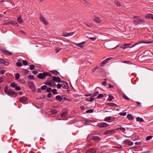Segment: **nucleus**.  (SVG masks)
Instances as JSON below:
<instances>
[{
	"mask_svg": "<svg viewBox=\"0 0 153 153\" xmlns=\"http://www.w3.org/2000/svg\"><path fill=\"white\" fill-rule=\"evenodd\" d=\"M3 64H4V65L6 66H8L9 65V63L8 62L5 61L4 60V62H3Z\"/></svg>",
	"mask_w": 153,
	"mask_h": 153,
	"instance_id": "obj_44",
	"label": "nucleus"
},
{
	"mask_svg": "<svg viewBox=\"0 0 153 153\" xmlns=\"http://www.w3.org/2000/svg\"><path fill=\"white\" fill-rule=\"evenodd\" d=\"M52 80H50L49 81H48L45 83V84L47 85H49L50 86H51V82Z\"/></svg>",
	"mask_w": 153,
	"mask_h": 153,
	"instance_id": "obj_38",
	"label": "nucleus"
},
{
	"mask_svg": "<svg viewBox=\"0 0 153 153\" xmlns=\"http://www.w3.org/2000/svg\"><path fill=\"white\" fill-rule=\"evenodd\" d=\"M68 115V114L66 112H64L61 114V117H66Z\"/></svg>",
	"mask_w": 153,
	"mask_h": 153,
	"instance_id": "obj_22",
	"label": "nucleus"
},
{
	"mask_svg": "<svg viewBox=\"0 0 153 153\" xmlns=\"http://www.w3.org/2000/svg\"><path fill=\"white\" fill-rule=\"evenodd\" d=\"M15 89L17 91H19L21 90V88L20 87L18 86L16 87Z\"/></svg>",
	"mask_w": 153,
	"mask_h": 153,
	"instance_id": "obj_58",
	"label": "nucleus"
},
{
	"mask_svg": "<svg viewBox=\"0 0 153 153\" xmlns=\"http://www.w3.org/2000/svg\"><path fill=\"white\" fill-rule=\"evenodd\" d=\"M56 85L55 83L53 82V81H51V87H54L56 86Z\"/></svg>",
	"mask_w": 153,
	"mask_h": 153,
	"instance_id": "obj_42",
	"label": "nucleus"
},
{
	"mask_svg": "<svg viewBox=\"0 0 153 153\" xmlns=\"http://www.w3.org/2000/svg\"><path fill=\"white\" fill-rule=\"evenodd\" d=\"M98 68V66H97L95 67L94 69H93L92 70V73L94 72Z\"/></svg>",
	"mask_w": 153,
	"mask_h": 153,
	"instance_id": "obj_52",
	"label": "nucleus"
},
{
	"mask_svg": "<svg viewBox=\"0 0 153 153\" xmlns=\"http://www.w3.org/2000/svg\"><path fill=\"white\" fill-rule=\"evenodd\" d=\"M108 104L110 106H117V104L113 103H109Z\"/></svg>",
	"mask_w": 153,
	"mask_h": 153,
	"instance_id": "obj_30",
	"label": "nucleus"
},
{
	"mask_svg": "<svg viewBox=\"0 0 153 153\" xmlns=\"http://www.w3.org/2000/svg\"><path fill=\"white\" fill-rule=\"evenodd\" d=\"M46 88H47V86L45 85H43L42 86H41V88L42 89V90H45V89H46Z\"/></svg>",
	"mask_w": 153,
	"mask_h": 153,
	"instance_id": "obj_49",
	"label": "nucleus"
},
{
	"mask_svg": "<svg viewBox=\"0 0 153 153\" xmlns=\"http://www.w3.org/2000/svg\"><path fill=\"white\" fill-rule=\"evenodd\" d=\"M20 75L19 73H16L15 76V78L16 80H18L20 77Z\"/></svg>",
	"mask_w": 153,
	"mask_h": 153,
	"instance_id": "obj_24",
	"label": "nucleus"
},
{
	"mask_svg": "<svg viewBox=\"0 0 153 153\" xmlns=\"http://www.w3.org/2000/svg\"><path fill=\"white\" fill-rule=\"evenodd\" d=\"M51 72H52V74H53L54 75H57L59 74V73L56 70H53L51 71Z\"/></svg>",
	"mask_w": 153,
	"mask_h": 153,
	"instance_id": "obj_17",
	"label": "nucleus"
},
{
	"mask_svg": "<svg viewBox=\"0 0 153 153\" xmlns=\"http://www.w3.org/2000/svg\"><path fill=\"white\" fill-rule=\"evenodd\" d=\"M52 79L53 81L55 82H61L60 78L59 77L53 76L52 78Z\"/></svg>",
	"mask_w": 153,
	"mask_h": 153,
	"instance_id": "obj_8",
	"label": "nucleus"
},
{
	"mask_svg": "<svg viewBox=\"0 0 153 153\" xmlns=\"http://www.w3.org/2000/svg\"><path fill=\"white\" fill-rule=\"evenodd\" d=\"M99 92L98 91H97L96 92V93L92 95V97H95L96 96H97L98 94H99Z\"/></svg>",
	"mask_w": 153,
	"mask_h": 153,
	"instance_id": "obj_53",
	"label": "nucleus"
},
{
	"mask_svg": "<svg viewBox=\"0 0 153 153\" xmlns=\"http://www.w3.org/2000/svg\"><path fill=\"white\" fill-rule=\"evenodd\" d=\"M40 19L42 21L43 23L45 25H47L48 22L43 17L42 15H40Z\"/></svg>",
	"mask_w": 153,
	"mask_h": 153,
	"instance_id": "obj_10",
	"label": "nucleus"
},
{
	"mask_svg": "<svg viewBox=\"0 0 153 153\" xmlns=\"http://www.w3.org/2000/svg\"><path fill=\"white\" fill-rule=\"evenodd\" d=\"M107 61L106 60H105V59L102 61L100 64V65L101 66H103L104 65H105L106 63L107 62Z\"/></svg>",
	"mask_w": 153,
	"mask_h": 153,
	"instance_id": "obj_26",
	"label": "nucleus"
},
{
	"mask_svg": "<svg viewBox=\"0 0 153 153\" xmlns=\"http://www.w3.org/2000/svg\"><path fill=\"white\" fill-rule=\"evenodd\" d=\"M17 21L19 23H21L22 22V21L21 19V18L20 16L18 17L17 18Z\"/></svg>",
	"mask_w": 153,
	"mask_h": 153,
	"instance_id": "obj_29",
	"label": "nucleus"
},
{
	"mask_svg": "<svg viewBox=\"0 0 153 153\" xmlns=\"http://www.w3.org/2000/svg\"><path fill=\"white\" fill-rule=\"evenodd\" d=\"M61 50V49L59 48H57L55 49L56 52V53H58Z\"/></svg>",
	"mask_w": 153,
	"mask_h": 153,
	"instance_id": "obj_56",
	"label": "nucleus"
},
{
	"mask_svg": "<svg viewBox=\"0 0 153 153\" xmlns=\"http://www.w3.org/2000/svg\"><path fill=\"white\" fill-rule=\"evenodd\" d=\"M82 2L84 4H85L87 3V1L86 0H81Z\"/></svg>",
	"mask_w": 153,
	"mask_h": 153,
	"instance_id": "obj_59",
	"label": "nucleus"
},
{
	"mask_svg": "<svg viewBox=\"0 0 153 153\" xmlns=\"http://www.w3.org/2000/svg\"><path fill=\"white\" fill-rule=\"evenodd\" d=\"M62 36L64 37L68 36V33L67 32L63 33H62Z\"/></svg>",
	"mask_w": 153,
	"mask_h": 153,
	"instance_id": "obj_41",
	"label": "nucleus"
},
{
	"mask_svg": "<svg viewBox=\"0 0 153 153\" xmlns=\"http://www.w3.org/2000/svg\"><path fill=\"white\" fill-rule=\"evenodd\" d=\"M98 126L100 128H106L108 126V124L106 123H99Z\"/></svg>",
	"mask_w": 153,
	"mask_h": 153,
	"instance_id": "obj_4",
	"label": "nucleus"
},
{
	"mask_svg": "<svg viewBox=\"0 0 153 153\" xmlns=\"http://www.w3.org/2000/svg\"><path fill=\"white\" fill-rule=\"evenodd\" d=\"M5 72V71L4 70H2L0 71V73L1 74H3Z\"/></svg>",
	"mask_w": 153,
	"mask_h": 153,
	"instance_id": "obj_64",
	"label": "nucleus"
},
{
	"mask_svg": "<svg viewBox=\"0 0 153 153\" xmlns=\"http://www.w3.org/2000/svg\"><path fill=\"white\" fill-rule=\"evenodd\" d=\"M129 44H125L123 45L121 47L123 49H125L127 47V46L129 45Z\"/></svg>",
	"mask_w": 153,
	"mask_h": 153,
	"instance_id": "obj_40",
	"label": "nucleus"
},
{
	"mask_svg": "<svg viewBox=\"0 0 153 153\" xmlns=\"http://www.w3.org/2000/svg\"><path fill=\"white\" fill-rule=\"evenodd\" d=\"M51 88H48L47 89V91L48 92L50 93L51 91Z\"/></svg>",
	"mask_w": 153,
	"mask_h": 153,
	"instance_id": "obj_55",
	"label": "nucleus"
},
{
	"mask_svg": "<svg viewBox=\"0 0 153 153\" xmlns=\"http://www.w3.org/2000/svg\"><path fill=\"white\" fill-rule=\"evenodd\" d=\"M50 73L47 72H44L42 73H39L38 75V77L40 79H43L45 78L46 76H50Z\"/></svg>",
	"mask_w": 153,
	"mask_h": 153,
	"instance_id": "obj_2",
	"label": "nucleus"
},
{
	"mask_svg": "<svg viewBox=\"0 0 153 153\" xmlns=\"http://www.w3.org/2000/svg\"><path fill=\"white\" fill-rule=\"evenodd\" d=\"M94 100V98L93 97H91L89 99H87V101L89 102H92Z\"/></svg>",
	"mask_w": 153,
	"mask_h": 153,
	"instance_id": "obj_36",
	"label": "nucleus"
},
{
	"mask_svg": "<svg viewBox=\"0 0 153 153\" xmlns=\"http://www.w3.org/2000/svg\"><path fill=\"white\" fill-rule=\"evenodd\" d=\"M140 43H144V44H151V41H148V42H145L144 41H141V42H140Z\"/></svg>",
	"mask_w": 153,
	"mask_h": 153,
	"instance_id": "obj_31",
	"label": "nucleus"
},
{
	"mask_svg": "<svg viewBox=\"0 0 153 153\" xmlns=\"http://www.w3.org/2000/svg\"><path fill=\"white\" fill-rule=\"evenodd\" d=\"M94 20L95 22L98 23H100L101 22V20L97 17H95Z\"/></svg>",
	"mask_w": 153,
	"mask_h": 153,
	"instance_id": "obj_18",
	"label": "nucleus"
},
{
	"mask_svg": "<svg viewBox=\"0 0 153 153\" xmlns=\"http://www.w3.org/2000/svg\"><path fill=\"white\" fill-rule=\"evenodd\" d=\"M141 143L140 142H136L135 143V144L136 145H140Z\"/></svg>",
	"mask_w": 153,
	"mask_h": 153,
	"instance_id": "obj_63",
	"label": "nucleus"
},
{
	"mask_svg": "<svg viewBox=\"0 0 153 153\" xmlns=\"http://www.w3.org/2000/svg\"><path fill=\"white\" fill-rule=\"evenodd\" d=\"M28 77L29 79L34 80L35 79L34 77L32 75H29L28 76Z\"/></svg>",
	"mask_w": 153,
	"mask_h": 153,
	"instance_id": "obj_33",
	"label": "nucleus"
},
{
	"mask_svg": "<svg viewBox=\"0 0 153 153\" xmlns=\"http://www.w3.org/2000/svg\"><path fill=\"white\" fill-rule=\"evenodd\" d=\"M126 114V112H120L119 113V115L120 116H125Z\"/></svg>",
	"mask_w": 153,
	"mask_h": 153,
	"instance_id": "obj_34",
	"label": "nucleus"
},
{
	"mask_svg": "<svg viewBox=\"0 0 153 153\" xmlns=\"http://www.w3.org/2000/svg\"><path fill=\"white\" fill-rule=\"evenodd\" d=\"M127 117L129 120H133L134 119V117L130 114H128L127 115Z\"/></svg>",
	"mask_w": 153,
	"mask_h": 153,
	"instance_id": "obj_16",
	"label": "nucleus"
},
{
	"mask_svg": "<svg viewBox=\"0 0 153 153\" xmlns=\"http://www.w3.org/2000/svg\"><path fill=\"white\" fill-rule=\"evenodd\" d=\"M61 82L62 83V87L65 89H67L68 88V84L65 81H62Z\"/></svg>",
	"mask_w": 153,
	"mask_h": 153,
	"instance_id": "obj_7",
	"label": "nucleus"
},
{
	"mask_svg": "<svg viewBox=\"0 0 153 153\" xmlns=\"http://www.w3.org/2000/svg\"><path fill=\"white\" fill-rule=\"evenodd\" d=\"M4 91L7 94L10 95H13L15 94V92L11 90H8V87L7 86H6L4 89Z\"/></svg>",
	"mask_w": 153,
	"mask_h": 153,
	"instance_id": "obj_1",
	"label": "nucleus"
},
{
	"mask_svg": "<svg viewBox=\"0 0 153 153\" xmlns=\"http://www.w3.org/2000/svg\"><path fill=\"white\" fill-rule=\"evenodd\" d=\"M146 17L148 19H153V15L152 14H147L146 16Z\"/></svg>",
	"mask_w": 153,
	"mask_h": 153,
	"instance_id": "obj_15",
	"label": "nucleus"
},
{
	"mask_svg": "<svg viewBox=\"0 0 153 153\" xmlns=\"http://www.w3.org/2000/svg\"><path fill=\"white\" fill-rule=\"evenodd\" d=\"M93 109H89L87 110L86 111V112L87 113H92L93 112Z\"/></svg>",
	"mask_w": 153,
	"mask_h": 153,
	"instance_id": "obj_37",
	"label": "nucleus"
},
{
	"mask_svg": "<svg viewBox=\"0 0 153 153\" xmlns=\"http://www.w3.org/2000/svg\"><path fill=\"white\" fill-rule=\"evenodd\" d=\"M129 141V140H126L123 141V143L125 145H128Z\"/></svg>",
	"mask_w": 153,
	"mask_h": 153,
	"instance_id": "obj_47",
	"label": "nucleus"
},
{
	"mask_svg": "<svg viewBox=\"0 0 153 153\" xmlns=\"http://www.w3.org/2000/svg\"><path fill=\"white\" fill-rule=\"evenodd\" d=\"M57 86L58 88H61L62 87V84H58L57 85Z\"/></svg>",
	"mask_w": 153,
	"mask_h": 153,
	"instance_id": "obj_46",
	"label": "nucleus"
},
{
	"mask_svg": "<svg viewBox=\"0 0 153 153\" xmlns=\"http://www.w3.org/2000/svg\"><path fill=\"white\" fill-rule=\"evenodd\" d=\"M116 130L118 131H121L122 132H124L126 131L125 128L122 127H117L116 128Z\"/></svg>",
	"mask_w": 153,
	"mask_h": 153,
	"instance_id": "obj_13",
	"label": "nucleus"
},
{
	"mask_svg": "<svg viewBox=\"0 0 153 153\" xmlns=\"http://www.w3.org/2000/svg\"><path fill=\"white\" fill-rule=\"evenodd\" d=\"M103 97V95L102 94H100L97 97V98H101Z\"/></svg>",
	"mask_w": 153,
	"mask_h": 153,
	"instance_id": "obj_50",
	"label": "nucleus"
},
{
	"mask_svg": "<svg viewBox=\"0 0 153 153\" xmlns=\"http://www.w3.org/2000/svg\"><path fill=\"white\" fill-rule=\"evenodd\" d=\"M35 67V66L33 65H31L30 66V69L31 70H33Z\"/></svg>",
	"mask_w": 153,
	"mask_h": 153,
	"instance_id": "obj_39",
	"label": "nucleus"
},
{
	"mask_svg": "<svg viewBox=\"0 0 153 153\" xmlns=\"http://www.w3.org/2000/svg\"><path fill=\"white\" fill-rule=\"evenodd\" d=\"M133 143L131 142L130 141V140L129 141L128 143V145H129V146H131L133 145Z\"/></svg>",
	"mask_w": 153,
	"mask_h": 153,
	"instance_id": "obj_48",
	"label": "nucleus"
},
{
	"mask_svg": "<svg viewBox=\"0 0 153 153\" xmlns=\"http://www.w3.org/2000/svg\"><path fill=\"white\" fill-rule=\"evenodd\" d=\"M114 3L117 6H121V3L118 1H117V0L115 1H114Z\"/></svg>",
	"mask_w": 153,
	"mask_h": 153,
	"instance_id": "obj_23",
	"label": "nucleus"
},
{
	"mask_svg": "<svg viewBox=\"0 0 153 153\" xmlns=\"http://www.w3.org/2000/svg\"><path fill=\"white\" fill-rule=\"evenodd\" d=\"M109 98L108 99V100L109 101H111L112 100H113L114 98V97L111 95H109Z\"/></svg>",
	"mask_w": 153,
	"mask_h": 153,
	"instance_id": "obj_25",
	"label": "nucleus"
},
{
	"mask_svg": "<svg viewBox=\"0 0 153 153\" xmlns=\"http://www.w3.org/2000/svg\"><path fill=\"white\" fill-rule=\"evenodd\" d=\"M85 41L83 42L77 44L76 45L78 47H80L81 48H82L84 47V45L85 44Z\"/></svg>",
	"mask_w": 153,
	"mask_h": 153,
	"instance_id": "obj_14",
	"label": "nucleus"
},
{
	"mask_svg": "<svg viewBox=\"0 0 153 153\" xmlns=\"http://www.w3.org/2000/svg\"><path fill=\"white\" fill-rule=\"evenodd\" d=\"M16 65L19 67H21L22 66V64L21 62H18L16 63Z\"/></svg>",
	"mask_w": 153,
	"mask_h": 153,
	"instance_id": "obj_45",
	"label": "nucleus"
},
{
	"mask_svg": "<svg viewBox=\"0 0 153 153\" xmlns=\"http://www.w3.org/2000/svg\"><path fill=\"white\" fill-rule=\"evenodd\" d=\"M137 121L140 122H143L144 121L143 119L140 117H137Z\"/></svg>",
	"mask_w": 153,
	"mask_h": 153,
	"instance_id": "obj_21",
	"label": "nucleus"
},
{
	"mask_svg": "<svg viewBox=\"0 0 153 153\" xmlns=\"http://www.w3.org/2000/svg\"><path fill=\"white\" fill-rule=\"evenodd\" d=\"M10 86L13 88H15L17 86V85L16 84H15L14 82H13L11 84Z\"/></svg>",
	"mask_w": 153,
	"mask_h": 153,
	"instance_id": "obj_28",
	"label": "nucleus"
},
{
	"mask_svg": "<svg viewBox=\"0 0 153 153\" xmlns=\"http://www.w3.org/2000/svg\"><path fill=\"white\" fill-rule=\"evenodd\" d=\"M51 94L50 93H49L47 95V97L48 98H50L51 96Z\"/></svg>",
	"mask_w": 153,
	"mask_h": 153,
	"instance_id": "obj_61",
	"label": "nucleus"
},
{
	"mask_svg": "<svg viewBox=\"0 0 153 153\" xmlns=\"http://www.w3.org/2000/svg\"><path fill=\"white\" fill-rule=\"evenodd\" d=\"M115 132V130L114 129H112L111 130H108L105 131L104 132L105 134H111Z\"/></svg>",
	"mask_w": 153,
	"mask_h": 153,
	"instance_id": "obj_9",
	"label": "nucleus"
},
{
	"mask_svg": "<svg viewBox=\"0 0 153 153\" xmlns=\"http://www.w3.org/2000/svg\"><path fill=\"white\" fill-rule=\"evenodd\" d=\"M52 92L54 94H57V90L55 89H53L52 90Z\"/></svg>",
	"mask_w": 153,
	"mask_h": 153,
	"instance_id": "obj_32",
	"label": "nucleus"
},
{
	"mask_svg": "<svg viewBox=\"0 0 153 153\" xmlns=\"http://www.w3.org/2000/svg\"><path fill=\"white\" fill-rule=\"evenodd\" d=\"M56 98L57 100H59V102L61 101L62 100V98L60 95L57 96Z\"/></svg>",
	"mask_w": 153,
	"mask_h": 153,
	"instance_id": "obj_20",
	"label": "nucleus"
},
{
	"mask_svg": "<svg viewBox=\"0 0 153 153\" xmlns=\"http://www.w3.org/2000/svg\"><path fill=\"white\" fill-rule=\"evenodd\" d=\"M89 140H93L95 141H100L101 139L100 137L97 136H94L93 137H91V136H89L87 138V140L88 141Z\"/></svg>",
	"mask_w": 153,
	"mask_h": 153,
	"instance_id": "obj_3",
	"label": "nucleus"
},
{
	"mask_svg": "<svg viewBox=\"0 0 153 153\" xmlns=\"http://www.w3.org/2000/svg\"><path fill=\"white\" fill-rule=\"evenodd\" d=\"M84 24H85L86 26H87L88 27H90L91 26V24H87L86 23H84Z\"/></svg>",
	"mask_w": 153,
	"mask_h": 153,
	"instance_id": "obj_62",
	"label": "nucleus"
},
{
	"mask_svg": "<svg viewBox=\"0 0 153 153\" xmlns=\"http://www.w3.org/2000/svg\"><path fill=\"white\" fill-rule=\"evenodd\" d=\"M4 62V59H0V64H3Z\"/></svg>",
	"mask_w": 153,
	"mask_h": 153,
	"instance_id": "obj_60",
	"label": "nucleus"
},
{
	"mask_svg": "<svg viewBox=\"0 0 153 153\" xmlns=\"http://www.w3.org/2000/svg\"><path fill=\"white\" fill-rule=\"evenodd\" d=\"M140 42H141V40L139 41L138 42L136 43L132 47H134L135 46H136L138 44H139L140 43H142Z\"/></svg>",
	"mask_w": 153,
	"mask_h": 153,
	"instance_id": "obj_57",
	"label": "nucleus"
},
{
	"mask_svg": "<svg viewBox=\"0 0 153 153\" xmlns=\"http://www.w3.org/2000/svg\"><path fill=\"white\" fill-rule=\"evenodd\" d=\"M1 51L4 54L6 55H10L12 53L10 52L9 51H7L5 49L2 48H1Z\"/></svg>",
	"mask_w": 153,
	"mask_h": 153,
	"instance_id": "obj_5",
	"label": "nucleus"
},
{
	"mask_svg": "<svg viewBox=\"0 0 153 153\" xmlns=\"http://www.w3.org/2000/svg\"><path fill=\"white\" fill-rule=\"evenodd\" d=\"M74 34V32H71L69 33H68V36H71L73 35Z\"/></svg>",
	"mask_w": 153,
	"mask_h": 153,
	"instance_id": "obj_54",
	"label": "nucleus"
},
{
	"mask_svg": "<svg viewBox=\"0 0 153 153\" xmlns=\"http://www.w3.org/2000/svg\"><path fill=\"white\" fill-rule=\"evenodd\" d=\"M96 151L93 148H91L88 149L86 153H96Z\"/></svg>",
	"mask_w": 153,
	"mask_h": 153,
	"instance_id": "obj_11",
	"label": "nucleus"
},
{
	"mask_svg": "<svg viewBox=\"0 0 153 153\" xmlns=\"http://www.w3.org/2000/svg\"><path fill=\"white\" fill-rule=\"evenodd\" d=\"M27 99V97H21L20 98L19 100H20V101L21 102H22V103H25V102Z\"/></svg>",
	"mask_w": 153,
	"mask_h": 153,
	"instance_id": "obj_12",
	"label": "nucleus"
},
{
	"mask_svg": "<svg viewBox=\"0 0 153 153\" xmlns=\"http://www.w3.org/2000/svg\"><path fill=\"white\" fill-rule=\"evenodd\" d=\"M123 97L126 100H129V99L127 97V96L125 94H123Z\"/></svg>",
	"mask_w": 153,
	"mask_h": 153,
	"instance_id": "obj_35",
	"label": "nucleus"
},
{
	"mask_svg": "<svg viewBox=\"0 0 153 153\" xmlns=\"http://www.w3.org/2000/svg\"><path fill=\"white\" fill-rule=\"evenodd\" d=\"M152 137L151 136H148L146 138V140H150V139L152 138Z\"/></svg>",
	"mask_w": 153,
	"mask_h": 153,
	"instance_id": "obj_51",
	"label": "nucleus"
},
{
	"mask_svg": "<svg viewBox=\"0 0 153 153\" xmlns=\"http://www.w3.org/2000/svg\"><path fill=\"white\" fill-rule=\"evenodd\" d=\"M58 111L55 109H52L51 110V113L55 114L57 113Z\"/></svg>",
	"mask_w": 153,
	"mask_h": 153,
	"instance_id": "obj_27",
	"label": "nucleus"
},
{
	"mask_svg": "<svg viewBox=\"0 0 153 153\" xmlns=\"http://www.w3.org/2000/svg\"><path fill=\"white\" fill-rule=\"evenodd\" d=\"M114 117H111V116H108L107 117H106L105 119L104 120L105 121H107L108 120H110L112 118H114Z\"/></svg>",
	"mask_w": 153,
	"mask_h": 153,
	"instance_id": "obj_19",
	"label": "nucleus"
},
{
	"mask_svg": "<svg viewBox=\"0 0 153 153\" xmlns=\"http://www.w3.org/2000/svg\"><path fill=\"white\" fill-rule=\"evenodd\" d=\"M144 21L143 19H140L137 18L134 20V23L135 25H137L140 24L141 22H144Z\"/></svg>",
	"mask_w": 153,
	"mask_h": 153,
	"instance_id": "obj_6",
	"label": "nucleus"
},
{
	"mask_svg": "<svg viewBox=\"0 0 153 153\" xmlns=\"http://www.w3.org/2000/svg\"><path fill=\"white\" fill-rule=\"evenodd\" d=\"M22 63L24 65H26L27 64V62L25 60H23L22 62Z\"/></svg>",
	"mask_w": 153,
	"mask_h": 153,
	"instance_id": "obj_43",
	"label": "nucleus"
}]
</instances>
